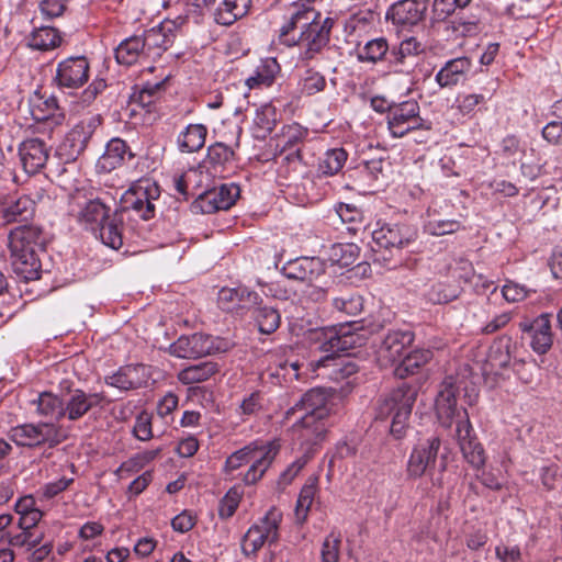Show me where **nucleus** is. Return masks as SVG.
Wrapping results in <instances>:
<instances>
[{
  "label": "nucleus",
  "instance_id": "obj_50",
  "mask_svg": "<svg viewBox=\"0 0 562 562\" xmlns=\"http://www.w3.org/2000/svg\"><path fill=\"white\" fill-rule=\"evenodd\" d=\"M347 158L348 153L344 148L329 149L318 164V172L326 177L334 176L342 169Z\"/></svg>",
  "mask_w": 562,
  "mask_h": 562
},
{
  "label": "nucleus",
  "instance_id": "obj_16",
  "mask_svg": "<svg viewBox=\"0 0 562 562\" xmlns=\"http://www.w3.org/2000/svg\"><path fill=\"white\" fill-rule=\"evenodd\" d=\"M441 440L432 436L414 446L406 465V474L409 479H419L424 474H431L436 465Z\"/></svg>",
  "mask_w": 562,
  "mask_h": 562
},
{
  "label": "nucleus",
  "instance_id": "obj_36",
  "mask_svg": "<svg viewBox=\"0 0 562 562\" xmlns=\"http://www.w3.org/2000/svg\"><path fill=\"white\" fill-rule=\"evenodd\" d=\"M115 59L120 65L131 66L145 54V44L142 36H131L122 41L114 52Z\"/></svg>",
  "mask_w": 562,
  "mask_h": 562
},
{
  "label": "nucleus",
  "instance_id": "obj_47",
  "mask_svg": "<svg viewBox=\"0 0 562 562\" xmlns=\"http://www.w3.org/2000/svg\"><path fill=\"white\" fill-rule=\"evenodd\" d=\"M386 63L389 71L397 75H411L418 65L417 61L409 57L398 45L390 48Z\"/></svg>",
  "mask_w": 562,
  "mask_h": 562
},
{
  "label": "nucleus",
  "instance_id": "obj_23",
  "mask_svg": "<svg viewBox=\"0 0 562 562\" xmlns=\"http://www.w3.org/2000/svg\"><path fill=\"white\" fill-rule=\"evenodd\" d=\"M281 272L290 280L312 284L325 273V265L317 257H300L285 262Z\"/></svg>",
  "mask_w": 562,
  "mask_h": 562
},
{
  "label": "nucleus",
  "instance_id": "obj_11",
  "mask_svg": "<svg viewBox=\"0 0 562 562\" xmlns=\"http://www.w3.org/2000/svg\"><path fill=\"white\" fill-rule=\"evenodd\" d=\"M420 106L415 100H406L401 103L387 104V127L393 137L401 138L411 132L431 128L430 122L420 115Z\"/></svg>",
  "mask_w": 562,
  "mask_h": 562
},
{
  "label": "nucleus",
  "instance_id": "obj_4",
  "mask_svg": "<svg viewBox=\"0 0 562 562\" xmlns=\"http://www.w3.org/2000/svg\"><path fill=\"white\" fill-rule=\"evenodd\" d=\"M47 235L34 224H22L10 231L8 246L14 273L24 281L41 278L42 263L40 252L45 251Z\"/></svg>",
  "mask_w": 562,
  "mask_h": 562
},
{
  "label": "nucleus",
  "instance_id": "obj_27",
  "mask_svg": "<svg viewBox=\"0 0 562 562\" xmlns=\"http://www.w3.org/2000/svg\"><path fill=\"white\" fill-rule=\"evenodd\" d=\"M472 67L471 59L468 57H458L448 60L445 66L436 74V82L440 88H451L457 86L464 75Z\"/></svg>",
  "mask_w": 562,
  "mask_h": 562
},
{
  "label": "nucleus",
  "instance_id": "obj_46",
  "mask_svg": "<svg viewBox=\"0 0 562 562\" xmlns=\"http://www.w3.org/2000/svg\"><path fill=\"white\" fill-rule=\"evenodd\" d=\"M386 63L389 71L397 75H411L418 65L417 61L409 57L398 45L390 48Z\"/></svg>",
  "mask_w": 562,
  "mask_h": 562
},
{
  "label": "nucleus",
  "instance_id": "obj_18",
  "mask_svg": "<svg viewBox=\"0 0 562 562\" xmlns=\"http://www.w3.org/2000/svg\"><path fill=\"white\" fill-rule=\"evenodd\" d=\"M321 18V12L305 3H293L288 15L284 16V23L279 31V42L286 47L295 46L297 35L295 30L303 31L306 25Z\"/></svg>",
  "mask_w": 562,
  "mask_h": 562
},
{
  "label": "nucleus",
  "instance_id": "obj_38",
  "mask_svg": "<svg viewBox=\"0 0 562 562\" xmlns=\"http://www.w3.org/2000/svg\"><path fill=\"white\" fill-rule=\"evenodd\" d=\"M218 372V366L213 361H203L189 366L178 373V380L186 385L200 383L209 380Z\"/></svg>",
  "mask_w": 562,
  "mask_h": 562
},
{
  "label": "nucleus",
  "instance_id": "obj_14",
  "mask_svg": "<svg viewBox=\"0 0 562 562\" xmlns=\"http://www.w3.org/2000/svg\"><path fill=\"white\" fill-rule=\"evenodd\" d=\"M100 115H92L77 123L64 137L56 149V156L64 162H74L87 148L89 140L101 125Z\"/></svg>",
  "mask_w": 562,
  "mask_h": 562
},
{
  "label": "nucleus",
  "instance_id": "obj_64",
  "mask_svg": "<svg viewBox=\"0 0 562 562\" xmlns=\"http://www.w3.org/2000/svg\"><path fill=\"white\" fill-rule=\"evenodd\" d=\"M133 432L135 437L142 441L149 440L153 437L151 417L148 413L142 412L137 415Z\"/></svg>",
  "mask_w": 562,
  "mask_h": 562
},
{
  "label": "nucleus",
  "instance_id": "obj_49",
  "mask_svg": "<svg viewBox=\"0 0 562 562\" xmlns=\"http://www.w3.org/2000/svg\"><path fill=\"white\" fill-rule=\"evenodd\" d=\"M282 521V513L276 508L271 507L266 515L259 520L257 526L262 535L268 538V546L271 547L279 541V528Z\"/></svg>",
  "mask_w": 562,
  "mask_h": 562
},
{
  "label": "nucleus",
  "instance_id": "obj_62",
  "mask_svg": "<svg viewBox=\"0 0 562 562\" xmlns=\"http://www.w3.org/2000/svg\"><path fill=\"white\" fill-rule=\"evenodd\" d=\"M531 292H536V290H530L526 285L513 281L506 282L502 289L503 296L508 302H520Z\"/></svg>",
  "mask_w": 562,
  "mask_h": 562
},
{
  "label": "nucleus",
  "instance_id": "obj_19",
  "mask_svg": "<svg viewBox=\"0 0 562 562\" xmlns=\"http://www.w3.org/2000/svg\"><path fill=\"white\" fill-rule=\"evenodd\" d=\"M90 65L85 56H71L60 63L56 68L54 82L59 89H79L89 79Z\"/></svg>",
  "mask_w": 562,
  "mask_h": 562
},
{
  "label": "nucleus",
  "instance_id": "obj_59",
  "mask_svg": "<svg viewBox=\"0 0 562 562\" xmlns=\"http://www.w3.org/2000/svg\"><path fill=\"white\" fill-rule=\"evenodd\" d=\"M471 0H434L432 9L438 19L443 20L451 15L457 8L463 9Z\"/></svg>",
  "mask_w": 562,
  "mask_h": 562
},
{
  "label": "nucleus",
  "instance_id": "obj_43",
  "mask_svg": "<svg viewBox=\"0 0 562 562\" xmlns=\"http://www.w3.org/2000/svg\"><path fill=\"white\" fill-rule=\"evenodd\" d=\"M251 316L261 334L270 335L274 333L281 324V315L279 311L272 306H255Z\"/></svg>",
  "mask_w": 562,
  "mask_h": 562
},
{
  "label": "nucleus",
  "instance_id": "obj_53",
  "mask_svg": "<svg viewBox=\"0 0 562 562\" xmlns=\"http://www.w3.org/2000/svg\"><path fill=\"white\" fill-rule=\"evenodd\" d=\"M334 307L347 315H358L363 308V299L357 293H344L333 299Z\"/></svg>",
  "mask_w": 562,
  "mask_h": 562
},
{
  "label": "nucleus",
  "instance_id": "obj_57",
  "mask_svg": "<svg viewBox=\"0 0 562 562\" xmlns=\"http://www.w3.org/2000/svg\"><path fill=\"white\" fill-rule=\"evenodd\" d=\"M143 42L145 44V54L149 56L154 49H158L156 54H160L161 50H166L168 48L169 40L162 33V29H150L148 30L144 36H142Z\"/></svg>",
  "mask_w": 562,
  "mask_h": 562
},
{
  "label": "nucleus",
  "instance_id": "obj_33",
  "mask_svg": "<svg viewBox=\"0 0 562 562\" xmlns=\"http://www.w3.org/2000/svg\"><path fill=\"white\" fill-rule=\"evenodd\" d=\"M286 351H291V348L282 347L279 350L269 351L266 355V361H268L266 373L270 379H276L278 383L294 380L289 367V360L283 359Z\"/></svg>",
  "mask_w": 562,
  "mask_h": 562
},
{
  "label": "nucleus",
  "instance_id": "obj_41",
  "mask_svg": "<svg viewBox=\"0 0 562 562\" xmlns=\"http://www.w3.org/2000/svg\"><path fill=\"white\" fill-rule=\"evenodd\" d=\"M513 340L509 336H501L493 341L487 355V362L492 368L505 369L512 359Z\"/></svg>",
  "mask_w": 562,
  "mask_h": 562
},
{
  "label": "nucleus",
  "instance_id": "obj_8",
  "mask_svg": "<svg viewBox=\"0 0 562 562\" xmlns=\"http://www.w3.org/2000/svg\"><path fill=\"white\" fill-rule=\"evenodd\" d=\"M418 236L416 226L408 223H384L372 232V250L375 261H383L387 268L396 267L391 260L401 255L402 249L412 245Z\"/></svg>",
  "mask_w": 562,
  "mask_h": 562
},
{
  "label": "nucleus",
  "instance_id": "obj_52",
  "mask_svg": "<svg viewBox=\"0 0 562 562\" xmlns=\"http://www.w3.org/2000/svg\"><path fill=\"white\" fill-rule=\"evenodd\" d=\"M268 543V538L257 526H251L241 538V552L245 557H256L257 552Z\"/></svg>",
  "mask_w": 562,
  "mask_h": 562
},
{
  "label": "nucleus",
  "instance_id": "obj_39",
  "mask_svg": "<svg viewBox=\"0 0 562 562\" xmlns=\"http://www.w3.org/2000/svg\"><path fill=\"white\" fill-rule=\"evenodd\" d=\"M32 403L36 405L37 414L43 417L57 422L64 418V397L59 398L50 392H42Z\"/></svg>",
  "mask_w": 562,
  "mask_h": 562
},
{
  "label": "nucleus",
  "instance_id": "obj_32",
  "mask_svg": "<svg viewBox=\"0 0 562 562\" xmlns=\"http://www.w3.org/2000/svg\"><path fill=\"white\" fill-rule=\"evenodd\" d=\"M207 128L203 124H189L177 137L178 149L181 153L199 151L205 144Z\"/></svg>",
  "mask_w": 562,
  "mask_h": 562
},
{
  "label": "nucleus",
  "instance_id": "obj_2",
  "mask_svg": "<svg viewBox=\"0 0 562 562\" xmlns=\"http://www.w3.org/2000/svg\"><path fill=\"white\" fill-rule=\"evenodd\" d=\"M69 214L76 222L99 236L101 241L112 248L123 245V223L119 212L111 214V207L100 198H89L78 191L71 196Z\"/></svg>",
  "mask_w": 562,
  "mask_h": 562
},
{
  "label": "nucleus",
  "instance_id": "obj_58",
  "mask_svg": "<svg viewBox=\"0 0 562 562\" xmlns=\"http://www.w3.org/2000/svg\"><path fill=\"white\" fill-rule=\"evenodd\" d=\"M359 248L355 244H337L333 246V260L340 267H348L356 262Z\"/></svg>",
  "mask_w": 562,
  "mask_h": 562
},
{
  "label": "nucleus",
  "instance_id": "obj_44",
  "mask_svg": "<svg viewBox=\"0 0 562 562\" xmlns=\"http://www.w3.org/2000/svg\"><path fill=\"white\" fill-rule=\"evenodd\" d=\"M278 122L277 109L271 103H265L256 110L254 117L256 137L266 138L272 133Z\"/></svg>",
  "mask_w": 562,
  "mask_h": 562
},
{
  "label": "nucleus",
  "instance_id": "obj_5",
  "mask_svg": "<svg viewBox=\"0 0 562 562\" xmlns=\"http://www.w3.org/2000/svg\"><path fill=\"white\" fill-rule=\"evenodd\" d=\"M374 331L375 329H366L359 322L312 330V339L318 344V349L322 352L327 353L325 358L318 360L317 366H325L326 361L333 360L335 356H340L342 352L349 353L366 345L370 334Z\"/></svg>",
  "mask_w": 562,
  "mask_h": 562
},
{
  "label": "nucleus",
  "instance_id": "obj_61",
  "mask_svg": "<svg viewBox=\"0 0 562 562\" xmlns=\"http://www.w3.org/2000/svg\"><path fill=\"white\" fill-rule=\"evenodd\" d=\"M59 110L57 99L49 97L42 102V104L34 105L32 109V115L36 121H45L53 119L56 112Z\"/></svg>",
  "mask_w": 562,
  "mask_h": 562
},
{
  "label": "nucleus",
  "instance_id": "obj_56",
  "mask_svg": "<svg viewBox=\"0 0 562 562\" xmlns=\"http://www.w3.org/2000/svg\"><path fill=\"white\" fill-rule=\"evenodd\" d=\"M306 70L302 77V91L307 95L316 94L326 88V78L314 68L305 66Z\"/></svg>",
  "mask_w": 562,
  "mask_h": 562
},
{
  "label": "nucleus",
  "instance_id": "obj_42",
  "mask_svg": "<svg viewBox=\"0 0 562 562\" xmlns=\"http://www.w3.org/2000/svg\"><path fill=\"white\" fill-rule=\"evenodd\" d=\"M461 292L462 288L458 281H439L428 289L425 296L432 304H446L458 299Z\"/></svg>",
  "mask_w": 562,
  "mask_h": 562
},
{
  "label": "nucleus",
  "instance_id": "obj_13",
  "mask_svg": "<svg viewBox=\"0 0 562 562\" xmlns=\"http://www.w3.org/2000/svg\"><path fill=\"white\" fill-rule=\"evenodd\" d=\"M11 439L22 447L47 445L54 448L67 439L63 427L54 423L23 424L11 429Z\"/></svg>",
  "mask_w": 562,
  "mask_h": 562
},
{
  "label": "nucleus",
  "instance_id": "obj_35",
  "mask_svg": "<svg viewBox=\"0 0 562 562\" xmlns=\"http://www.w3.org/2000/svg\"><path fill=\"white\" fill-rule=\"evenodd\" d=\"M280 71L281 67L276 58L269 57L262 59L257 66L255 74L246 79V85L250 89L270 87Z\"/></svg>",
  "mask_w": 562,
  "mask_h": 562
},
{
  "label": "nucleus",
  "instance_id": "obj_12",
  "mask_svg": "<svg viewBox=\"0 0 562 562\" xmlns=\"http://www.w3.org/2000/svg\"><path fill=\"white\" fill-rule=\"evenodd\" d=\"M159 196L160 188L155 181L139 179L122 195V211H133L139 218L148 221L155 216V201Z\"/></svg>",
  "mask_w": 562,
  "mask_h": 562
},
{
  "label": "nucleus",
  "instance_id": "obj_26",
  "mask_svg": "<svg viewBox=\"0 0 562 562\" xmlns=\"http://www.w3.org/2000/svg\"><path fill=\"white\" fill-rule=\"evenodd\" d=\"M34 210V201L27 195L10 198L0 204V225L27 222Z\"/></svg>",
  "mask_w": 562,
  "mask_h": 562
},
{
  "label": "nucleus",
  "instance_id": "obj_48",
  "mask_svg": "<svg viewBox=\"0 0 562 562\" xmlns=\"http://www.w3.org/2000/svg\"><path fill=\"white\" fill-rule=\"evenodd\" d=\"M3 537L7 538V541L11 547L31 551L42 543L44 533L38 532L37 530L23 529H19V531L15 532L11 529L7 531Z\"/></svg>",
  "mask_w": 562,
  "mask_h": 562
},
{
  "label": "nucleus",
  "instance_id": "obj_28",
  "mask_svg": "<svg viewBox=\"0 0 562 562\" xmlns=\"http://www.w3.org/2000/svg\"><path fill=\"white\" fill-rule=\"evenodd\" d=\"M251 7V0H223L214 10V21L224 26L244 18Z\"/></svg>",
  "mask_w": 562,
  "mask_h": 562
},
{
  "label": "nucleus",
  "instance_id": "obj_24",
  "mask_svg": "<svg viewBox=\"0 0 562 562\" xmlns=\"http://www.w3.org/2000/svg\"><path fill=\"white\" fill-rule=\"evenodd\" d=\"M149 379V371L145 364H128L121 367L116 372L104 378L106 385L126 392L145 386Z\"/></svg>",
  "mask_w": 562,
  "mask_h": 562
},
{
  "label": "nucleus",
  "instance_id": "obj_54",
  "mask_svg": "<svg viewBox=\"0 0 562 562\" xmlns=\"http://www.w3.org/2000/svg\"><path fill=\"white\" fill-rule=\"evenodd\" d=\"M315 494L316 479L313 482L305 484L300 492L295 507V516L299 521L303 522L307 518Z\"/></svg>",
  "mask_w": 562,
  "mask_h": 562
},
{
  "label": "nucleus",
  "instance_id": "obj_20",
  "mask_svg": "<svg viewBox=\"0 0 562 562\" xmlns=\"http://www.w3.org/2000/svg\"><path fill=\"white\" fill-rule=\"evenodd\" d=\"M110 401L104 393H87L81 389L70 390L64 396V418L69 422H77L88 414L92 408H103Z\"/></svg>",
  "mask_w": 562,
  "mask_h": 562
},
{
  "label": "nucleus",
  "instance_id": "obj_37",
  "mask_svg": "<svg viewBox=\"0 0 562 562\" xmlns=\"http://www.w3.org/2000/svg\"><path fill=\"white\" fill-rule=\"evenodd\" d=\"M430 359L429 350H414L398 360L394 369V375L401 380L408 378L419 371Z\"/></svg>",
  "mask_w": 562,
  "mask_h": 562
},
{
  "label": "nucleus",
  "instance_id": "obj_51",
  "mask_svg": "<svg viewBox=\"0 0 562 562\" xmlns=\"http://www.w3.org/2000/svg\"><path fill=\"white\" fill-rule=\"evenodd\" d=\"M451 27L460 36H474L481 31V19L460 13L451 21Z\"/></svg>",
  "mask_w": 562,
  "mask_h": 562
},
{
  "label": "nucleus",
  "instance_id": "obj_60",
  "mask_svg": "<svg viewBox=\"0 0 562 562\" xmlns=\"http://www.w3.org/2000/svg\"><path fill=\"white\" fill-rule=\"evenodd\" d=\"M461 228V223L456 220H431L427 223L426 229L436 236L452 234Z\"/></svg>",
  "mask_w": 562,
  "mask_h": 562
},
{
  "label": "nucleus",
  "instance_id": "obj_31",
  "mask_svg": "<svg viewBox=\"0 0 562 562\" xmlns=\"http://www.w3.org/2000/svg\"><path fill=\"white\" fill-rule=\"evenodd\" d=\"M126 155L130 159L134 158V154L128 150L125 140L112 138L106 144L105 150L100 157L98 165L103 170L111 171L124 162Z\"/></svg>",
  "mask_w": 562,
  "mask_h": 562
},
{
  "label": "nucleus",
  "instance_id": "obj_22",
  "mask_svg": "<svg viewBox=\"0 0 562 562\" xmlns=\"http://www.w3.org/2000/svg\"><path fill=\"white\" fill-rule=\"evenodd\" d=\"M550 317V314L543 313L533 321L526 319L519 323L520 330L530 335V346L538 355L547 353L553 344Z\"/></svg>",
  "mask_w": 562,
  "mask_h": 562
},
{
  "label": "nucleus",
  "instance_id": "obj_21",
  "mask_svg": "<svg viewBox=\"0 0 562 562\" xmlns=\"http://www.w3.org/2000/svg\"><path fill=\"white\" fill-rule=\"evenodd\" d=\"M427 8L426 0H398L389 8L386 19L398 26H415L424 21Z\"/></svg>",
  "mask_w": 562,
  "mask_h": 562
},
{
  "label": "nucleus",
  "instance_id": "obj_17",
  "mask_svg": "<svg viewBox=\"0 0 562 562\" xmlns=\"http://www.w3.org/2000/svg\"><path fill=\"white\" fill-rule=\"evenodd\" d=\"M239 187L235 183H225L218 188L201 193L191 204L194 213L212 214L221 210H228L239 196Z\"/></svg>",
  "mask_w": 562,
  "mask_h": 562
},
{
  "label": "nucleus",
  "instance_id": "obj_25",
  "mask_svg": "<svg viewBox=\"0 0 562 562\" xmlns=\"http://www.w3.org/2000/svg\"><path fill=\"white\" fill-rule=\"evenodd\" d=\"M19 156L24 171L35 175L46 166L49 148L41 138H27L19 145Z\"/></svg>",
  "mask_w": 562,
  "mask_h": 562
},
{
  "label": "nucleus",
  "instance_id": "obj_1",
  "mask_svg": "<svg viewBox=\"0 0 562 562\" xmlns=\"http://www.w3.org/2000/svg\"><path fill=\"white\" fill-rule=\"evenodd\" d=\"M459 391L460 386L453 376H447L441 382L435 401L436 416L445 428L456 424V437L463 458L473 469L480 470L486 461L485 451L477 441L468 411L458 406Z\"/></svg>",
  "mask_w": 562,
  "mask_h": 562
},
{
  "label": "nucleus",
  "instance_id": "obj_45",
  "mask_svg": "<svg viewBox=\"0 0 562 562\" xmlns=\"http://www.w3.org/2000/svg\"><path fill=\"white\" fill-rule=\"evenodd\" d=\"M235 158V153L228 145L217 142L207 147L205 162L212 168L214 173L222 172L226 165Z\"/></svg>",
  "mask_w": 562,
  "mask_h": 562
},
{
  "label": "nucleus",
  "instance_id": "obj_9",
  "mask_svg": "<svg viewBox=\"0 0 562 562\" xmlns=\"http://www.w3.org/2000/svg\"><path fill=\"white\" fill-rule=\"evenodd\" d=\"M335 20L333 18H317L311 24L300 31L295 41V46L300 47L297 61L303 66H308L313 60L324 57L330 49V34Z\"/></svg>",
  "mask_w": 562,
  "mask_h": 562
},
{
  "label": "nucleus",
  "instance_id": "obj_55",
  "mask_svg": "<svg viewBox=\"0 0 562 562\" xmlns=\"http://www.w3.org/2000/svg\"><path fill=\"white\" fill-rule=\"evenodd\" d=\"M341 533L331 530L322 544V562H338L340 557Z\"/></svg>",
  "mask_w": 562,
  "mask_h": 562
},
{
  "label": "nucleus",
  "instance_id": "obj_7",
  "mask_svg": "<svg viewBox=\"0 0 562 562\" xmlns=\"http://www.w3.org/2000/svg\"><path fill=\"white\" fill-rule=\"evenodd\" d=\"M279 451L280 445L277 441L250 442L227 457L224 471L231 474L244 464L250 463L243 482L246 485L256 484L271 467Z\"/></svg>",
  "mask_w": 562,
  "mask_h": 562
},
{
  "label": "nucleus",
  "instance_id": "obj_29",
  "mask_svg": "<svg viewBox=\"0 0 562 562\" xmlns=\"http://www.w3.org/2000/svg\"><path fill=\"white\" fill-rule=\"evenodd\" d=\"M308 130L299 123L284 125L276 135V155L282 156L288 150L301 148L300 145L306 139Z\"/></svg>",
  "mask_w": 562,
  "mask_h": 562
},
{
  "label": "nucleus",
  "instance_id": "obj_34",
  "mask_svg": "<svg viewBox=\"0 0 562 562\" xmlns=\"http://www.w3.org/2000/svg\"><path fill=\"white\" fill-rule=\"evenodd\" d=\"M390 46L384 37L368 41L363 46H358L356 57L359 63L378 64L387 61Z\"/></svg>",
  "mask_w": 562,
  "mask_h": 562
},
{
  "label": "nucleus",
  "instance_id": "obj_6",
  "mask_svg": "<svg viewBox=\"0 0 562 562\" xmlns=\"http://www.w3.org/2000/svg\"><path fill=\"white\" fill-rule=\"evenodd\" d=\"M417 394L416 385L403 382L376 402L375 418L385 420L391 417L390 434L397 440L406 435Z\"/></svg>",
  "mask_w": 562,
  "mask_h": 562
},
{
  "label": "nucleus",
  "instance_id": "obj_10",
  "mask_svg": "<svg viewBox=\"0 0 562 562\" xmlns=\"http://www.w3.org/2000/svg\"><path fill=\"white\" fill-rule=\"evenodd\" d=\"M232 348L229 340L204 333L182 335L172 342L168 351L182 359H196L209 355L226 352Z\"/></svg>",
  "mask_w": 562,
  "mask_h": 562
},
{
  "label": "nucleus",
  "instance_id": "obj_15",
  "mask_svg": "<svg viewBox=\"0 0 562 562\" xmlns=\"http://www.w3.org/2000/svg\"><path fill=\"white\" fill-rule=\"evenodd\" d=\"M415 335L409 329L394 328L383 334L375 345L376 361L380 367L387 368L395 364L412 346Z\"/></svg>",
  "mask_w": 562,
  "mask_h": 562
},
{
  "label": "nucleus",
  "instance_id": "obj_63",
  "mask_svg": "<svg viewBox=\"0 0 562 562\" xmlns=\"http://www.w3.org/2000/svg\"><path fill=\"white\" fill-rule=\"evenodd\" d=\"M473 276L474 269L471 261L461 257L458 259L453 258L451 272L453 280L458 281L459 283L460 281L470 282Z\"/></svg>",
  "mask_w": 562,
  "mask_h": 562
},
{
  "label": "nucleus",
  "instance_id": "obj_40",
  "mask_svg": "<svg viewBox=\"0 0 562 562\" xmlns=\"http://www.w3.org/2000/svg\"><path fill=\"white\" fill-rule=\"evenodd\" d=\"M61 43L59 32L52 26L36 27L27 37L29 47L37 50H49L58 47Z\"/></svg>",
  "mask_w": 562,
  "mask_h": 562
},
{
  "label": "nucleus",
  "instance_id": "obj_30",
  "mask_svg": "<svg viewBox=\"0 0 562 562\" xmlns=\"http://www.w3.org/2000/svg\"><path fill=\"white\" fill-rule=\"evenodd\" d=\"M259 295L249 291L248 289H229L223 288L218 292V304L224 311H232L236 307H248L249 305H257Z\"/></svg>",
  "mask_w": 562,
  "mask_h": 562
},
{
  "label": "nucleus",
  "instance_id": "obj_3",
  "mask_svg": "<svg viewBox=\"0 0 562 562\" xmlns=\"http://www.w3.org/2000/svg\"><path fill=\"white\" fill-rule=\"evenodd\" d=\"M328 402L329 395L324 389H311L285 412L286 419L296 418L291 430L302 446L312 447L325 438Z\"/></svg>",
  "mask_w": 562,
  "mask_h": 562
}]
</instances>
